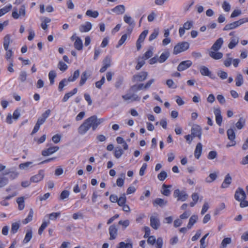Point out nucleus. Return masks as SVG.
Segmentation results:
<instances>
[{
	"label": "nucleus",
	"instance_id": "f257e3e1",
	"mask_svg": "<svg viewBox=\"0 0 248 248\" xmlns=\"http://www.w3.org/2000/svg\"><path fill=\"white\" fill-rule=\"evenodd\" d=\"M104 122L103 119L97 118L96 115H93L85 120L78 128V133L81 135H84L92 127L94 131L97 126Z\"/></svg>",
	"mask_w": 248,
	"mask_h": 248
},
{
	"label": "nucleus",
	"instance_id": "f03ea898",
	"mask_svg": "<svg viewBox=\"0 0 248 248\" xmlns=\"http://www.w3.org/2000/svg\"><path fill=\"white\" fill-rule=\"evenodd\" d=\"M248 22V17H244L239 19L237 21H234L233 22L228 23L226 24L223 28V31H229L231 30L235 29L243 24Z\"/></svg>",
	"mask_w": 248,
	"mask_h": 248
},
{
	"label": "nucleus",
	"instance_id": "7ed1b4c3",
	"mask_svg": "<svg viewBox=\"0 0 248 248\" xmlns=\"http://www.w3.org/2000/svg\"><path fill=\"white\" fill-rule=\"evenodd\" d=\"M189 47V44L186 41L181 42L177 44L174 47L173 53L177 55L182 52L186 51Z\"/></svg>",
	"mask_w": 248,
	"mask_h": 248
},
{
	"label": "nucleus",
	"instance_id": "20e7f679",
	"mask_svg": "<svg viewBox=\"0 0 248 248\" xmlns=\"http://www.w3.org/2000/svg\"><path fill=\"white\" fill-rule=\"evenodd\" d=\"M26 14V7L25 4H22L20 6L19 13L16 8H14L12 13V16L15 19H17L21 17H25Z\"/></svg>",
	"mask_w": 248,
	"mask_h": 248
},
{
	"label": "nucleus",
	"instance_id": "39448f33",
	"mask_svg": "<svg viewBox=\"0 0 248 248\" xmlns=\"http://www.w3.org/2000/svg\"><path fill=\"white\" fill-rule=\"evenodd\" d=\"M173 196L177 198V201L184 202L187 200L188 195L185 191H180L179 189H177L174 191Z\"/></svg>",
	"mask_w": 248,
	"mask_h": 248
},
{
	"label": "nucleus",
	"instance_id": "423d86ee",
	"mask_svg": "<svg viewBox=\"0 0 248 248\" xmlns=\"http://www.w3.org/2000/svg\"><path fill=\"white\" fill-rule=\"evenodd\" d=\"M148 33V30H144L140 34L136 42V47L138 51H139L141 49L142 46L141 44L144 42Z\"/></svg>",
	"mask_w": 248,
	"mask_h": 248
},
{
	"label": "nucleus",
	"instance_id": "0eeeda50",
	"mask_svg": "<svg viewBox=\"0 0 248 248\" xmlns=\"http://www.w3.org/2000/svg\"><path fill=\"white\" fill-rule=\"evenodd\" d=\"M246 197V194L243 189L241 187H238L235 191L234 194L235 199L239 202L245 200Z\"/></svg>",
	"mask_w": 248,
	"mask_h": 248
},
{
	"label": "nucleus",
	"instance_id": "6e6552de",
	"mask_svg": "<svg viewBox=\"0 0 248 248\" xmlns=\"http://www.w3.org/2000/svg\"><path fill=\"white\" fill-rule=\"evenodd\" d=\"M193 25L192 21H187L183 24V27H180L179 29V34L180 37H182L185 33V30L190 29Z\"/></svg>",
	"mask_w": 248,
	"mask_h": 248
},
{
	"label": "nucleus",
	"instance_id": "1a4fd4ad",
	"mask_svg": "<svg viewBox=\"0 0 248 248\" xmlns=\"http://www.w3.org/2000/svg\"><path fill=\"white\" fill-rule=\"evenodd\" d=\"M191 135L195 138L197 137L199 140L201 139L202 128L198 125H194L191 128Z\"/></svg>",
	"mask_w": 248,
	"mask_h": 248
},
{
	"label": "nucleus",
	"instance_id": "9d476101",
	"mask_svg": "<svg viewBox=\"0 0 248 248\" xmlns=\"http://www.w3.org/2000/svg\"><path fill=\"white\" fill-rule=\"evenodd\" d=\"M92 75V72L89 70H87L83 72L81 76L80 80L79 85L80 86H83L85 83L87 79Z\"/></svg>",
	"mask_w": 248,
	"mask_h": 248
},
{
	"label": "nucleus",
	"instance_id": "9b49d317",
	"mask_svg": "<svg viewBox=\"0 0 248 248\" xmlns=\"http://www.w3.org/2000/svg\"><path fill=\"white\" fill-rule=\"evenodd\" d=\"M45 176L43 170H40L38 173L32 176L30 179V181L32 183H38L41 181L44 178Z\"/></svg>",
	"mask_w": 248,
	"mask_h": 248
},
{
	"label": "nucleus",
	"instance_id": "f8f14e48",
	"mask_svg": "<svg viewBox=\"0 0 248 248\" xmlns=\"http://www.w3.org/2000/svg\"><path fill=\"white\" fill-rule=\"evenodd\" d=\"M227 134L228 136V138L232 142V143L231 145L227 144L226 146L227 147H229L235 145L236 143L235 141H234V140L235 138V134L234 132V130L232 128L229 129L227 131Z\"/></svg>",
	"mask_w": 248,
	"mask_h": 248
},
{
	"label": "nucleus",
	"instance_id": "ddd939ff",
	"mask_svg": "<svg viewBox=\"0 0 248 248\" xmlns=\"http://www.w3.org/2000/svg\"><path fill=\"white\" fill-rule=\"evenodd\" d=\"M92 28V24L89 21L86 22L84 24L81 25L79 27L80 32H89Z\"/></svg>",
	"mask_w": 248,
	"mask_h": 248
},
{
	"label": "nucleus",
	"instance_id": "4468645a",
	"mask_svg": "<svg viewBox=\"0 0 248 248\" xmlns=\"http://www.w3.org/2000/svg\"><path fill=\"white\" fill-rule=\"evenodd\" d=\"M148 75V73L146 72H142L138 75H135L133 77V81H142L146 79Z\"/></svg>",
	"mask_w": 248,
	"mask_h": 248
},
{
	"label": "nucleus",
	"instance_id": "2eb2a0df",
	"mask_svg": "<svg viewBox=\"0 0 248 248\" xmlns=\"http://www.w3.org/2000/svg\"><path fill=\"white\" fill-rule=\"evenodd\" d=\"M154 47L152 46H150L147 50L142 55L141 59L143 61H146L151 58L153 56Z\"/></svg>",
	"mask_w": 248,
	"mask_h": 248
},
{
	"label": "nucleus",
	"instance_id": "dca6fc26",
	"mask_svg": "<svg viewBox=\"0 0 248 248\" xmlns=\"http://www.w3.org/2000/svg\"><path fill=\"white\" fill-rule=\"evenodd\" d=\"M150 225L154 229L157 230L160 226V221L159 219L154 216L150 217Z\"/></svg>",
	"mask_w": 248,
	"mask_h": 248
},
{
	"label": "nucleus",
	"instance_id": "f3484780",
	"mask_svg": "<svg viewBox=\"0 0 248 248\" xmlns=\"http://www.w3.org/2000/svg\"><path fill=\"white\" fill-rule=\"evenodd\" d=\"M223 44L222 38L217 39L212 46L211 49L215 51H218L222 46Z\"/></svg>",
	"mask_w": 248,
	"mask_h": 248
},
{
	"label": "nucleus",
	"instance_id": "a211bd4d",
	"mask_svg": "<svg viewBox=\"0 0 248 248\" xmlns=\"http://www.w3.org/2000/svg\"><path fill=\"white\" fill-rule=\"evenodd\" d=\"M58 146H53L48 148L46 150H44L42 151V155L43 156H47L52 154L59 150Z\"/></svg>",
	"mask_w": 248,
	"mask_h": 248
},
{
	"label": "nucleus",
	"instance_id": "6ab92c4d",
	"mask_svg": "<svg viewBox=\"0 0 248 248\" xmlns=\"http://www.w3.org/2000/svg\"><path fill=\"white\" fill-rule=\"evenodd\" d=\"M200 71L202 76H208L213 79L215 78V77L213 76L211 71L205 66H201L200 69Z\"/></svg>",
	"mask_w": 248,
	"mask_h": 248
},
{
	"label": "nucleus",
	"instance_id": "aec40b11",
	"mask_svg": "<svg viewBox=\"0 0 248 248\" xmlns=\"http://www.w3.org/2000/svg\"><path fill=\"white\" fill-rule=\"evenodd\" d=\"M111 11L116 15H122L125 12V7L124 5H118L111 9Z\"/></svg>",
	"mask_w": 248,
	"mask_h": 248
},
{
	"label": "nucleus",
	"instance_id": "412c9836",
	"mask_svg": "<svg viewBox=\"0 0 248 248\" xmlns=\"http://www.w3.org/2000/svg\"><path fill=\"white\" fill-rule=\"evenodd\" d=\"M214 114L216 116V121L218 125L220 126L222 122V117L221 115V111L219 108L214 109Z\"/></svg>",
	"mask_w": 248,
	"mask_h": 248
},
{
	"label": "nucleus",
	"instance_id": "4be33fe9",
	"mask_svg": "<svg viewBox=\"0 0 248 248\" xmlns=\"http://www.w3.org/2000/svg\"><path fill=\"white\" fill-rule=\"evenodd\" d=\"M109 233L110 235V240L115 239L117 235V229L114 225H111L109 228Z\"/></svg>",
	"mask_w": 248,
	"mask_h": 248
},
{
	"label": "nucleus",
	"instance_id": "5701e85b",
	"mask_svg": "<svg viewBox=\"0 0 248 248\" xmlns=\"http://www.w3.org/2000/svg\"><path fill=\"white\" fill-rule=\"evenodd\" d=\"M232 180V179L230 174H227L225 177L223 183L221 186V187L222 188L228 187L231 184Z\"/></svg>",
	"mask_w": 248,
	"mask_h": 248
},
{
	"label": "nucleus",
	"instance_id": "b1692460",
	"mask_svg": "<svg viewBox=\"0 0 248 248\" xmlns=\"http://www.w3.org/2000/svg\"><path fill=\"white\" fill-rule=\"evenodd\" d=\"M209 56L215 60H219L222 58L223 54L221 52L211 50L209 53Z\"/></svg>",
	"mask_w": 248,
	"mask_h": 248
},
{
	"label": "nucleus",
	"instance_id": "393cba45",
	"mask_svg": "<svg viewBox=\"0 0 248 248\" xmlns=\"http://www.w3.org/2000/svg\"><path fill=\"white\" fill-rule=\"evenodd\" d=\"M12 42L11 35L6 34L3 38V47L5 50H7L9 48V45Z\"/></svg>",
	"mask_w": 248,
	"mask_h": 248
},
{
	"label": "nucleus",
	"instance_id": "a878e982",
	"mask_svg": "<svg viewBox=\"0 0 248 248\" xmlns=\"http://www.w3.org/2000/svg\"><path fill=\"white\" fill-rule=\"evenodd\" d=\"M74 47L78 50H81L83 48V43L81 38L77 37L74 43Z\"/></svg>",
	"mask_w": 248,
	"mask_h": 248
},
{
	"label": "nucleus",
	"instance_id": "bb28decb",
	"mask_svg": "<svg viewBox=\"0 0 248 248\" xmlns=\"http://www.w3.org/2000/svg\"><path fill=\"white\" fill-rule=\"evenodd\" d=\"M238 42L239 38L237 37H233L231 38L228 46L230 49H233L238 44Z\"/></svg>",
	"mask_w": 248,
	"mask_h": 248
},
{
	"label": "nucleus",
	"instance_id": "cd10ccee",
	"mask_svg": "<svg viewBox=\"0 0 248 248\" xmlns=\"http://www.w3.org/2000/svg\"><path fill=\"white\" fill-rule=\"evenodd\" d=\"M202 145L201 143H198L196 147L194 152V155L196 158L199 159L202 152Z\"/></svg>",
	"mask_w": 248,
	"mask_h": 248
},
{
	"label": "nucleus",
	"instance_id": "c85d7f7f",
	"mask_svg": "<svg viewBox=\"0 0 248 248\" xmlns=\"http://www.w3.org/2000/svg\"><path fill=\"white\" fill-rule=\"evenodd\" d=\"M198 219V216L195 215H192L189 219V222L187 225V229H191L192 226L197 221Z\"/></svg>",
	"mask_w": 248,
	"mask_h": 248
},
{
	"label": "nucleus",
	"instance_id": "c756f323",
	"mask_svg": "<svg viewBox=\"0 0 248 248\" xmlns=\"http://www.w3.org/2000/svg\"><path fill=\"white\" fill-rule=\"evenodd\" d=\"M12 8V5L11 4H9L0 9V17L9 12L11 10Z\"/></svg>",
	"mask_w": 248,
	"mask_h": 248
},
{
	"label": "nucleus",
	"instance_id": "7c9ffc66",
	"mask_svg": "<svg viewBox=\"0 0 248 248\" xmlns=\"http://www.w3.org/2000/svg\"><path fill=\"white\" fill-rule=\"evenodd\" d=\"M153 203L154 205L155 204L160 207H163L167 205V201H164L163 199L161 198H156L154 201Z\"/></svg>",
	"mask_w": 248,
	"mask_h": 248
},
{
	"label": "nucleus",
	"instance_id": "2f4dec72",
	"mask_svg": "<svg viewBox=\"0 0 248 248\" xmlns=\"http://www.w3.org/2000/svg\"><path fill=\"white\" fill-rule=\"evenodd\" d=\"M236 86H241L244 83V79L243 76L241 74H238L235 78Z\"/></svg>",
	"mask_w": 248,
	"mask_h": 248
},
{
	"label": "nucleus",
	"instance_id": "473e14b6",
	"mask_svg": "<svg viewBox=\"0 0 248 248\" xmlns=\"http://www.w3.org/2000/svg\"><path fill=\"white\" fill-rule=\"evenodd\" d=\"M232 243V239L230 237L225 238L222 241L220 248H226L228 245Z\"/></svg>",
	"mask_w": 248,
	"mask_h": 248
},
{
	"label": "nucleus",
	"instance_id": "72a5a7b5",
	"mask_svg": "<svg viewBox=\"0 0 248 248\" xmlns=\"http://www.w3.org/2000/svg\"><path fill=\"white\" fill-rule=\"evenodd\" d=\"M16 202L18 203V209L22 210L25 207L24 198L23 197L18 198L16 200Z\"/></svg>",
	"mask_w": 248,
	"mask_h": 248
},
{
	"label": "nucleus",
	"instance_id": "f704fd0d",
	"mask_svg": "<svg viewBox=\"0 0 248 248\" xmlns=\"http://www.w3.org/2000/svg\"><path fill=\"white\" fill-rule=\"evenodd\" d=\"M191 65V63H180L177 67L179 71H182L189 68Z\"/></svg>",
	"mask_w": 248,
	"mask_h": 248
},
{
	"label": "nucleus",
	"instance_id": "c9c22d12",
	"mask_svg": "<svg viewBox=\"0 0 248 248\" xmlns=\"http://www.w3.org/2000/svg\"><path fill=\"white\" fill-rule=\"evenodd\" d=\"M126 202V198L124 193L118 199L117 203L121 206L125 204Z\"/></svg>",
	"mask_w": 248,
	"mask_h": 248
},
{
	"label": "nucleus",
	"instance_id": "e433bc0d",
	"mask_svg": "<svg viewBox=\"0 0 248 248\" xmlns=\"http://www.w3.org/2000/svg\"><path fill=\"white\" fill-rule=\"evenodd\" d=\"M51 22V19L48 17H45L43 20H42L41 26L44 30L47 29L48 25L47 24Z\"/></svg>",
	"mask_w": 248,
	"mask_h": 248
},
{
	"label": "nucleus",
	"instance_id": "4c0bfd02",
	"mask_svg": "<svg viewBox=\"0 0 248 248\" xmlns=\"http://www.w3.org/2000/svg\"><path fill=\"white\" fill-rule=\"evenodd\" d=\"M86 15L93 18H96L98 16L99 13L97 11H93L91 10H88L86 12Z\"/></svg>",
	"mask_w": 248,
	"mask_h": 248
},
{
	"label": "nucleus",
	"instance_id": "58836bf2",
	"mask_svg": "<svg viewBox=\"0 0 248 248\" xmlns=\"http://www.w3.org/2000/svg\"><path fill=\"white\" fill-rule=\"evenodd\" d=\"M20 227V224L18 222H14L12 224L11 232L12 233H16Z\"/></svg>",
	"mask_w": 248,
	"mask_h": 248
},
{
	"label": "nucleus",
	"instance_id": "ea45409f",
	"mask_svg": "<svg viewBox=\"0 0 248 248\" xmlns=\"http://www.w3.org/2000/svg\"><path fill=\"white\" fill-rule=\"evenodd\" d=\"M169 56H170V53L168 50L163 52L160 56V57H159L160 62H165L168 58Z\"/></svg>",
	"mask_w": 248,
	"mask_h": 248
},
{
	"label": "nucleus",
	"instance_id": "a19ab883",
	"mask_svg": "<svg viewBox=\"0 0 248 248\" xmlns=\"http://www.w3.org/2000/svg\"><path fill=\"white\" fill-rule=\"evenodd\" d=\"M80 74V71L79 70H76L73 74L72 76H70L68 78V80L69 81H75L78 77Z\"/></svg>",
	"mask_w": 248,
	"mask_h": 248
},
{
	"label": "nucleus",
	"instance_id": "79ce46f5",
	"mask_svg": "<svg viewBox=\"0 0 248 248\" xmlns=\"http://www.w3.org/2000/svg\"><path fill=\"white\" fill-rule=\"evenodd\" d=\"M68 82H69L68 79H67L66 78L63 79L59 84L58 89L59 91L61 92L62 91L63 87L66 86Z\"/></svg>",
	"mask_w": 248,
	"mask_h": 248
},
{
	"label": "nucleus",
	"instance_id": "37998d69",
	"mask_svg": "<svg viewBox=\"0 0 248 248\" xmlns=\"http://www.w3.org/2000/svg\"><path fill=\"white\" fill-rule=\"evenodd\" d=\"M49 79L50 80V83L51 85L54 84V78L56 77V73L55 71L51 70L49 72L48 74Z\"/></svg>",
	"mask_w": 248,
	"mask_h": 248
},
{
	"label": "nucleus",
	"instance_id": "c03bdc74",
	"mask_svg": "<svg viewBox=\"0 0 248 248\" xmlns=\"http://www.w3.org/2000/svg\"><path fill=\"white\" fill-rule=\"evenodd\" d=\"M217 177V174L216 173H212L210 174L209 176L207 177L205 179V181L207 183H211L216 179Z\"/></svg>",
	"mask_w": 248,
	"mask_h": 248
},
{
	"label": "nucleus",
	"instance_id": "a18cd8bd",
	"mask_svg": "<svg viewBox=\"0 0 248 248\" xmlns=\"http://www.w3.org/2000/svg\"><path fill=\"white\" fill-rule=\"evenodd\" d=\"M32 232L31 229L28 230L27 231L25 238L24 239V243H27L31 240V238H32Z\"/></svg>",
	"mask_w": 248,
	"mask_h": 248
},
{
	"label": "nucleus",
	"instance_id": "49530a36",
	"mask_svg": "<svg viewBox=\"0 0 248 248\" xmlns=\"http://www.w3.org/2000/svg\"><path fill=\"white\" fill-rule=\"evenodd\" d=\"M33 215V211L32 209H31L29 212V214L27 217L23 221L24 224H27L30 222L32 219Z\"/></svg>",
	"mask_w": 248,
	"mask_h": 248
},
{
	"label": "nucleus",
	"instance_id": "de8ad7c7",
	"mask_svg": "<svg viewBox=\"0 0 248 248\" xmlns=\"http://www.w3.org/2000/svg\"><path fill=\"white\" fill-rule=\"evenodd\" d=\"M245 124V120L240 118L236 124V126L238 129H241Z\"/></svg>",
	"mask_w": 248,
	"mask_h": 248
},
{
	"label": "nucleus",
	"instance_id": "09e8293b",
	"mask_svg": "<svg viewBox=\"0 0 248 248\" xmlns=\"http://www.w3.org/2000/svg\"><path fill=\"white\" fill-rule=\"evenodd\" d=\"M144 84L143 83H140L138 85H134L131 86L130 89L133 92H137L138 90H141L144 89Z\"/></svg>",
	"mask_w": 248,
	"mask_h": 248
},
{
	"label": "nucleus",
	"instance_id": "8fccbe9b",
	"mask_svg": "<svg viewBox=\"0 0 248 248\" xmlns=\"http://www.w3.org/2000/svg\"><path fill=\"white\" fill-rule=\"evenodd\" d=\"M231 5L227 1H224L222 3V8L225 12H229L231 10Z\"/></svg>",
	"mask_w": 248,
	"mask_h": 248
},
{
	"label": "nucleus",
	"instance_id": "3c124183",
	"mask_svg": "<svg viewBox=\"0 0 248 248\" xmlns=\"http://www.w3.org/2000/svg\"><path fill=\"white\" fill-rule=\"evenodd\" d=\"M124 20L126 23H127L130 26L134 24V21L132 20V18L130 16L125 15L124 16Z\"/></svg>",
	"mask_w": 248,
	"mask_h": 248
},
{
	"label": "nucleus",
	"instance_id": "603ef678",
	"mask_svg": "<svg viewBox=\"0 0 248 248\" xmlns=\"http://www.w3.org/2000/svg\"><path fill=\"white\" fill-rule=\"evenodd\" d=\"M5 51H6L5 58L7 61H9L12 59L13 56V52L12 49H9V48L7 50H5Z\"/></svg>",
	"mask_w": 248,
	"mask_h": 248
},
{
	"label": "nucleus",
	"instance_id": "864d4df0",
	"mask_svg": "<svg viewBox=\"0 0 248 248\" xmlns=\"http://www.w3.org/2000/svg\"><path fill=\"white\" fill-rule=\"evenodd\" d=\"M8 179L4 176L0 177V188L6 186L8 183Z\"/></svg>",
	"mask_w": 248,
	"mask_h": 248
},
{
	"label": "nucleus",
	"instance_id": "5fc2aeb1",
	"mask_svg": "<svg viewBox=\"0 0 248 248\" xmlns=\"http://www.w3.org/2000/svg\"><path fill=\"white\" fill-rule=\"evenodd\" d=\"M121 176L123 177L122 178H119L117 179L116 181V185L118 186H122L124 185V179L125 178V174L124 173L121 174Z\"/></svg>",
	"mask_w": 248,
	"mask_h": 248
},
{
	"label": "nucleus",
	"instance_id": "6e6d98bb",
	"mask_svg": "<svg viewBox=\"0 0 248 248\" xmlns=\"http://www.w3.org/2000/svg\"><path fill=\"white\" fill-rule=\"evenodd\" d=\"M167 177V173L164 170L161 171L157 175V178L160 181H164Z\"/></svg>",
	"mask_w": 248,
	"mask_h": 248
},
{
	"label": "nucleus",
	"instance_id": "4d7b16f0",
	"mask_svg": "<svg viewBox=\"0 0 248 248\" xmlns=\"http://www.w3.org/2000/svg\"><path fill=\"white\" fill-rule=\"evenodd\" d=\"M127 38V34H123L122 36L121 39L119 40L117 46L119 47L120 46H122L125 42V41H126Z\"/></svg>",
	"mask_w": 248,
	"mask_h": 248
},
{
	"label": "nucleus",
	"instance_id": "13d9d810",
	"mask_svg": "<svg viewBox=\"0 0 248 248\" xmlns=\"http://www.w3.org/2000/svg\"><path fill=\"white\" fill-rule=\"evenodd\" d=\"M32 162H27L21 163L19 165V167L21 170H26L32 164Z\"/></svg>",
	"mask_w": 248,
	"mask_h": 248
},
{
	"label": "nucleus",
	"instance_id": "bf43d9fd",
	"mask_svg": "<svg viewBox=\"0 0 248 248\" xmlns=\"http://www.w3.org/2000/svg\"><path fill=\"white\" fill-rule=\"evenodd\" d=\"M123 153L124 152L122 149H116L114 152V156H115L116 158H119L122 156Z\"/></svg>",
	"mask_w": 248,
	"mask_h": 248
},
{
	"label": "nucleus",
	"instance_id": "052dcab7",
	"mask_svg": "<svg viewBox=\"0 0 248 248\" xmlns=\"http://www.w3.org/2000/svg\"><path fill=\"white\" fill-rule=\"evenodd\" d=\"M158 35V31L157 30H154V31L150 34L149 37V41H152L155 39Z\"/></svg>",
	"mask_w": 248,
	"mask_h": 248
},
{
	"label": "nucleus",
	"instance_id": "680f3d73",
	"mask_svg": "<svg viewBox=\"0 0 248 248\" xmlns=\"http://www.w3.org/2000/svg\"><path fill=\"white\" fill-rule=\"evenodd\" d=\"M105 81V78L104 77H102L101 79L97 82H95V86L96 88L98 89H101L102 85L104 83Z\"/></svg>",
	"mask_w": 248,
	"mask_h": 248
},
{
	"label": "nucleus",
	"instance_id": "e2e57ef3",
	"mask_svg": "<svg viewBox=\"0 0 248 248\" xmlns=\"http://www.w3.org/2000/svg\"><path fill=\"white\" fill-rule=\"evenodd\" d=\"M217 76H219L222 79H225L227 78V73L224 71L220 70L217 73Z\"/></svg>",
	"mask_w": 248,
	"mask_h": 248
},
{
	"label": "nucleus",
	"instance_id": "0e129e2a",
	"mask_svg": "<svg viewBox=\"0 0 248 248\" xmlns=\"http://www.w3.org/2000/svg\"><path fill=\"white\" fill-rule=\"evenodd\" d=\"M8 174H9V178H10L11 179H14L17 176L18 173L16 171H9V172H7L4 174V175H8Z\"/></svg>",
	"mask_w": 248,
	"mask_h": 248
},
{
	"label": "nucleus",
	"instance_id": "69168bd1",
	"mask_svg": "<svg viewBox=\"0 0 248 248\" xmlns=\"http://www.w3.org/2000/svg\"><path fill=\"white\" fill-rule=\"evenodd\" d=\"M60 212L52 213L48 215L49 218L50 220H55L60 215Z\"/></svg>",
	"mask_w": 248,
	"mask_h": 248
},
{
	"label": "nucleus",
	"instance_id": "338daca9",
	"mask_svg": "<svg viewBox=\"0 0 248 248\" xmlns=\"http://www.w3.org/2000/svg\"><path fill=\"white\" fill-rule=\"evenodd\" d=\"M209 208V204L207 202H205L203 205L202 211L201 214L204 215L208 210Z\"/></svg>",
	"mask_w": 248,
	"mask_h": 248
},
{
	"label": "nucleus",
	"instance_id": "774afa93",
	"mask_svg": "<svg viewBox=\"0 0 248 248\" xmlns=\"http://www.w3.org/2000/svg\"><path fill=\"white\" fill-rule=\"evenodd\" d=\"M69 195V192L67 190H63L62 192L60 195V199L64 200L68 197Z\"/></svg>",
	"mask_w": 248,
	"mask_h": 248
}]
</instances>
